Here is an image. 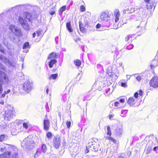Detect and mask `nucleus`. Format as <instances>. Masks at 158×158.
Instances as JSON below:
<instances>
[{
	"label": "nucleus",
	"instance_id": "1",
	"mask_svg": "<svg viewBox=\"0 0 158 158\" xmlns=\"http://www.w3.org/2000/svg\"><path fill=\"white\" fill-rule=\"evenodd\" d=\"M23 17L24 19L22 17H19V21L25 29L28 30L30 27L29 24L31 23V16L30 13L26 12L24 13Z\"/></svg>",
	"mask_w": 158,
	"mask_h": 158
},
{
	"label": "nucleus",
	"instance_id": "2",
	"mask_svg": "<svg viewBox=\"0 0 158 158\" xmlns=\"http://www.w3.org/2000/svg\"><path fill=\"white\" fill-rule=\"evenodd\" d=\"M9 81V77L6 73L2 71H0V82L8 83ZM2 85L0 83V94H2L3 91Z\"/></svg>",
	"mask_w": 158,
	"mask_h": 158
},
{
	"label": "nucleus",
	"instance_id": "3",
	"mask_svg": "<svg viewBox=\"0 0 158 158\" xmlns=\"http://www.w3.org/2000/svg\"><path fill=\"white\" fill-rule=\"evenodd\" d=\"M111 14L108 11H106L101 13L100 16L99 20L102 22H106L110 19Z\"/></svg>",
	"mask_w": 158,
	"mask_h": 158
},
{
	"label": "nucleus",
	"instance_id": "4",
	"mask_svg": "<svg viewBox=\"0 0 158 158\" xmlns=\"http://www.w3.org/2000/svg\"><path fill=\"white\" fill-rule=\"evenodd\" d=\"M60 137L59 135H56L54 137L53 140L54 147L56 149L59 148L60 145Z\"/></svg>",
	"mask_w": 158,
	"mask_h": 158
},
{
	"label": "nucleus",
	"instance_id": "5",
	"mask_svg": "<svg viewBox=\"0 0 158 158\" xmlns=\"http://www.w3.org/2000/svg\"><path fill=\"white\" fill-rule=\"evenodd\" d=\"M150 86L154 88L158 87V76L154 77L150 82Z\"/></svg>",
	"mask_w": 158,
	"mask_h": 158
},
{
	"label": "nucleus",
	"instance_id": "6",
	"mask_svg": "<svg viewBox=\"0 0 158 158\" xmlns=\"http://www.w3.org/2000/svg\"><path fill=\"white\" fill-rule=\"evenodd\" d=\"M31 89V85L30 82L29 81L25 82L23 84V89L27 92H29Z\"/></svg>",
	"mask_w": 158,
	"mask_h": 158
},
{
	"label": "nucleus",
	"instance_id": "7",
	"mask_svg": "<svg viewBox=\"0 0 158 158\" xmlns=\"http://www.w3.org/2000/svg\"><path fill=\"white\" fill-rule=\"evenodd\" d=\"M123 132V128L122 127H117L115 130V134L117 136L121 137Z\"/></svg>",
	"mask_w": 158,
	"mask_h": 158
},
{
	"label": "nucleus",
	"instance_id": "8",
	"mask_svg": "<svg viewBox=\"0 0 158 158\" xmlns=\"http://www.w3.org/2000/svg\"><path fill=\"white\" fill-rule=\"evenodd\" d=\"M58 53H56L52 52L50 53L48 56V60H50L51 59L56 60V59L58 58Z\"/></svg>",
	"mask_w": 158,
	"mask_h": 158
},
{
	"label": "nucleus",
	"instance_id": "9",
	"mask_svg": "<svg viewBox=\"0 0 158 158\" xmlns=\"http://www.w3.org/2000/svg\"><path fill=\"white\" fill-rule=\"evenodd\" d=\"M136 102L137 101L135 100V99L131 97L129 98L127 102L130 106H133L135 104Z\"/></svg>",
	"mask_w": 158,
	"mask_h": 158
},
{
	"label": "nucleus",
	"instance_id": "10",
	"mask_svg": "<svg viewBox=\"0 0 158 158\" xmlns=\"http://www.w3.org/2000/svg\"><path fill=\"white\" fill-rule=\"evenodd\" d=\"M50 122L48 119H44V128L45 130L48 131L49 129Z\"/></svg>",
	"mask_w": 158,
	"mask_h": 158
},
{
	"label": "nucleus",
	"instance_id": "11",
	"mask_svg": "<svg viewBox=\"0 0 158 158\" xmlns=\"http://www.w3.org/2000/svg\"><path fill=\"white\" fill-rule=\"evenodd\" d=\"M90 150L94 152H97L99 150H101L100 148V145L99 144H97L95 145L90 146Z\"/></svg>",
	"mask_w": 158,
	"mask_h": 158
},
{
	"label": "nucleus",
	"instance_id": "12",
	"mask_svg": "<svg viewBox=\"0 0 158 158\" xmlns=\"http://www.w3.org/2000/svg\"><path fill=\"white\" fill-rule=\"evenodd\" d=\"M9 29L12 32H16L17 33H20L21 31L19 29H17L15 27V26L13 25H11L9 26Z\"/></svg>",
	"mask_w": 158,
	"mask_h": 158
},
{
	"label": "nucleus",
	"instance_id": "13",
	"mask_svg": "<svg viewBox=\"0 0 158 158\" xmlns=\"http://www.w3.org/2000/svg\"><path fill=\"white\" fill-rule=\"evenodd\" d=\"M114 15L115 17V21L117 22L119 20V17L120 15L119 11L118 9H116L114 11Z\"/></svg>",
	"mask_w": 158,
	"mask_h": 158
},
{
	"label": "nucleus",
	"instance_id": "14",
	"mask_svg": "<svg viewBox=\"0 0 158 158\" xmlns=\"http://www.w3.org/2000/svg\"><path fill=\"white\" fill-rule=\"evenodd\" d=\"M158 65V62L157 60H154L150 64L151 68L152 69L155 68Z\"/></svg>",
	"mask_w": 158,
	"mask_h": 158
},
{
	"label": "nucleus",
	"instance_id": "15",
	"mask_svg": "<svg viewBox=\"0 0 158 158\" xmlns=\"http://www.w3.org/2000/svg\"><path fill=\"white\" fill-rule=\"evenodd\" d=\"M48 65L50 68H52L54 64H55L57 62L56 60L51 59L48 60Z\"/></svg>",
	"mask_w": 158,
	"mask_h": 158
},
{
	"label": "nucleus",
	"instance_id": "16",
	"mask_svg": "<svg viewBox=\"0 0 158 158\" xmlns=\"http://www.w3.org/2000/svg\"><path fill=\"white\" fill-rule=\"evenodd\" d=\"M66 27L68 30L70 32H73V30L71 27V22H70L66 23Z\"/></svg>",
	"mask_w": 158,
	"mask_h": 158
},
{
	"label": "nucleus",
	"instance_id": "17",
	"mask_svg": "<svg viewBox=\"0 0 158 158\" xmlns=\"http://www.w3.org/2000/svg\"><path fill=\"white\" fill-rule=\"evenodd\" d=\"M8 136L6 135L2 134L0 135V142L4 141L7 139Z\"/></svg>",
	"mask_w": 158,
	"mask_h": 158
},
{
	"label": "nucleus",
	"instance_id": "18",
	"mask_svg": "<svg viewBox=\"0 0 158 158\" xmlns=\"http://www.w3.org/2000/svg\"><path fill=\"white\" fill-rule=\"evenodd\" d=\"M66 8V6H64L60 8V9L59 11V13L60 15L62 14L63 12L65 10Z\"/></svg>",
	"mask_w": 158,
	"mask_h": 158
},
{
	"label": "nucleus",
	"instance_id": "19",
	"mask_svg": "<svg viewBox=\"0 0 158 158\" xmlns=\"http://www.w3.org/2000/svg\"><path fill=\"white\" fill-rule=\"evenodd\" d=\"M57 74H52L49 76V78L50 80L52 79H55L57 77Z\"/></svg>",
	"mask_w": 158,
	"mask_h": 158
},
{
	"label": "nucleus",
	"instance_id": "20",
	"mask_svg": "<svg viewBox=\"0 0 158 158\" xmlns=\"http://www.w3.org/2000/svg\"><path fill=\"white\" fill-rule=\"evenodd\" d=\"M79 26L81 32L82 33H84L86 31L85 29L83 27H81V22H79Z\"/></svg>",
	"mask_w": 158,
	"mask_h": 158
},
{
	"label": "nucleus",
	"instance_id": "21",
	"mask_svg": "<svg viewBox=\"0 0 158 158\" xmlns=\"http://www.w3.org/2000/svg\"><path fill=\"white\" fill-rule=\"evenodd\" d=\"M41 149L43 152L45 153L47 150V147L46 145L45 144H43L41 147Z\"/></svg>",
	"mask_w": 158,
	"mask_h": 158
},
{
	"label": "nucleus",
	"instance_id": "22",
	"mask_svg": "<svg viewBox=\"0 0 158 158\" xmlns=\"http://www.w3.org/2000/svg\"><path fill=\"white\" fill-rule=\"evenodd\" d=\"M107 134L108 135H109L110 136L111 135V132L110 130V127L109 126H108L107 127Z\"/></svg>",
	"mask_w": 158,
	"mask_h": 158
},
{
	"label": "nucleus",
	"instance_id": "23",
	"mask_svg": "<svg viewBox=\"0 0 158 158\" xmlns=\"http://www.w3.org/2000/svg\"><path fill=\"white\" fill-rule=\"evenodd\" d=\"M74 64L77 66H80L81 64V61L78 60H76L74 61Z\"/></svg>",
	"mask_w": 158,
	"mask_h": 158
},
{
	"label": "nucleus",
	"instance_id": "24",
	"mask_svg": "<svg viewBox=\"0 0 158 158\" xmlns=\"http://www.w3.org/2000/svg\"><path fill=\"white\" fill-rule=\"evenodd\" d=\"M29 48V43L28 42H25L23 46V49H25L27 48Z\"/></svg>",
	"mask_w": 158,
	"mask_h": 158
},
{
	"label": "nucleus",
	"instance_id": "25",
	"mask_svg": "<svg viewBox=\"0 0 158 158\" xmlns=\"http://www.w3.org/2000/svg\"><path fill=\"white\" fill-rule=\"evenodd\" d=\"M47 138L48 139H51L52 137V134L51 132H48L46 134Z\"/></svg>",
	"mask_w": 158,
	"mask_h": 158
},
{
	"label": "nucleus",
	"instance_id": "26",
	"mask_svg": "<svg viewBox=\"0 0 158 158\" xmlns=\"http://www.w3.org/2000/svg\"><path fill=\"white\" fill-rule=\"evenodd\" d=\"M152 145H151L150 146H149V144H148V146L147 147V154L150 151L152 150Z\"/></svg>",
	"mask_w": 158,
	"mask_h": 158
},
{
	"label": "nucleus",
	"instance_id": "27",
	"mask_svg": "<svg viewBox=\"0 0 158 158\" xmlns=\"http://www.w3.org/2000/svg\"><path fill=\"white\" fill-rule=\"evenodd\" d=\"M51 10H50L49 14L52 15H53L55 13L54 8H52Z\"/></svg>",
	"mask_w": 158,
	"mask_h": 158
},
{
	"label": "nucleus",
	"instance_id": "28",
	"mask_svg": "<svg viewBox=\"0 0 158 158\" xmlns=\"http://www.w3.org/2000/svg\"><path fill=\"white\" fill-rule=\"evenodd\" d=\"M29 122L24 123L23 124V127L26 129H27L28 128Z\"/></svg>",
	"mask_w": 158,
	"mask_h": 158
},
{
	"label": "nucleus",
	"instance_id": "29",
	"mask_svg": "<svg viewBox=\"0 0 158 158\" xmlns=\"http://www.w3.org/2000/svg\"><path fill=\"white\" fill-rule=\"evenodd\" d=\"M10 154H11V152H5L3 154V155L5 156H7V157H10Z\"/></svg>",
	"mask_w": 158,
	"mask_h": 158
},
{
	"label": "nucleus",
	"instance_id": "30",
	"mask_svg": "<svg viewBox=\"0 0 158 158\" xmlns=\"http://www.w3.org/2000/svg\"><path fill=\"white\" fill-rule=\"evenodd\" d=\"M0 52L2 53H4L5 52V50L2 47V45L0 44Z\"/></svg>",
	"mask_w": 158,
	"mask_h": 158
},
{
	"label": "nucleus",
	"instance_id": "31",
	"mask_svg": "<svg viewBox=\"0 0 158 158\" xmlns=\"http://www.w3.org/2000/svg\"><path fill=\"white\" fill-rule=\"evenodd\" d=\"M134 46L133 44H130L127 47V48L128 50H130L133 48Z\"/></svg>",
	"mask_w": 158,
	"mask_h": 158
},
{
	"label": "nucleus",
	"instance_id": "32",
	"mask_svg": "<svg viewBox=\"0 0 158 158\" xmlns=\"http://www.w3.org/2000/svg\"><path fill=\"white\" fill-rule=\"evenodd\" d=\"M85 10V8L83 5H81L80 6V10L81 12H83Z\"/></svg>",
	"mask_w": 158,
	"mask_h": 158
},
{
	"label": "nucleus",
	"instance_id": "33",
	"mask_svg": "<svg viewBox=\"0 0 158 158\" xmlns=\"http://www.w3.org/2000/svg\"><path fill=\"white\" fill-rule=\"evenodd\" d=\"M66 125L67 127L69 128L71 125V122L70 121H67L66 122Z\"/></svg>",
	"mask_w": 158,
	"mask_h": 158
},
{
	"label": "nucleus",
	"instance_id": "34",
	"mask_svg": "<svg viewBox=\"0 0 158 158\" xmlns=\"http://www.w3.org/2000/svg\"><path fill=\"white\" fill-rule=\"evenodd\" d=\"M18 153H15L12 156V158H17L18 156Z\"/></svg>",
	"mask_w": 158,
	"mask_h": 158
},
{
	"label": "nucleus",
	"instance_id": "35",
	"mask_svg": "<svg viewBox=\"0 0 158 158\" xmlns=\"http://www.w3.org/2000/svg\"><path fill=\"white\" fill-rule=\"evenodd\" d=\"M130 10H129V12L128 13H131L135 11V9L133 8H129Z\"/></svg>",
	"mask_w": 158,
	"mask_h": 158
},
{
	"label": "nucleus",
	"instance_id": "36",
	"mask_svg": "<svg viewBox=\"0 0 158 158\" xmlns=\"http://www.w3.org/2000/svg\"><path fill=\"white\" fill-rule=\"evenodd\" d=\"M121 86L122 87H127V85L126 84V83L125 82H121Z\"/></svg>",
	"mask_w": 158,
	"mask_h": 158
},
{
	"label": "nucleus",
	"instance_id": "37",
	"mask_svg": "<svg viewBox=\"0 0 158 158\" xmlns=\"http://www.w3.org/2000/svg\"><path fill=\"white\" fill-rule=\"evenodd\" d=\"M68 96V95L66 94H64L63 95V98L64 101H65L66 100H67V98Z\"/></svg>",
	"mask_w": 158,
	"mask_h": 158
},
{
	"label": "nucleus",
	"instance_id": "38",
	"mask_svg": "<svg viewBox=\"0 0 158 158\" xmlns=\"http://www.w3.org/2000/svg\"><path fill=\"white\" fill-rule=\"evenodd\" d=\"M129 10H130L128 8L127 9H125V10H124L123 11V12L124 14H126V13H127V14L129 13H128V12H129Z\"/></svg>",
	"mask_w": 158,
	"mask_h": 158
},
{
	"label": "nucleus",
	"instance_id": "39",
	"mask_svg": "<svg viewBox=\"0 0 158 158\" xmlns=\"http://www.w3.org/2000/svg\"><path fill=\"white\" fill-rule=\"evenodd\" d=\"M145 23L144 21H142L141 22V23L139 25V26H137V28H139V27H142V25L143 24H144Z\"/></svg>",
	"mask_w": 158,
	"mask_h": 158
},
{
	"label": "nucleus",
	"instance_id": "40",
	"mask_svg": "<svg viewBox=\"0 0 158 158\" xmlns=\"http://www.w3.org/2000/svg\"><path fill=\"white\" fill-rule=\"evenodd\" d=\"M110 140L113 142V143H116L117 142L116 140L115 139H114L113 138H110Z\"/></svg>",
	"mask_w": 158,
	"mask_h": 158
},
{
	"label": "nucleus",
	"instance_id": "41",
	"mask_svg": "<svg viewBox=\"0 0 158 158\" xmlns=\"http://www.w3.org/2000/svg\"><path fill=\"white\" fill-rule=\"evenodd\" d=\"M139 94L138 92H136L134 94V96L135 98H137Z\"/></svg>",
	"mask_w": 158,
	"mask_h": 158
},
{
	"label": "nucleus",
	"instance_id": "42",
	"mask_svg": "<svg viewBox=\"0 0 158 158\" xmlns=\"http://www.w3.org/2000/svg\"><path fill=\"white\" fill-rule=\"evenodd\" d=\"M130 40V37L129 35H128L126 37L125 39V41L126 42H127Z\"/></svg>",
	"mask_w": 158,
	"mask_h": 158
},
{
	"label": "nucleus",
	"instance_id": "43",
	"mask_svg": "<svg viewBox=\"0 0 158 158\" xmlns=\"http://www.w3.org/2000/svg\"><path fill=\"white\" fill-rule=\"evenodd\" d=\"M136 78L137 80L139 81H140L141 79V77L139 76H137Z\"/></svg>",
	"mask_w": 158,
	"mask_h": 158
},
{
	"label": "nucleus",
	"instance_id": "44",
	"mask_svg": "<svg viewBox=\"0 0 158 158\" xmlns=\"http://www.w3.org/2000/svg\"><path fill=\"white\" fill-rule=\"evenodd\" d=\"M125 98H121L119 100V101L121 103H123L125 102Z\"/></svg>",
	"mask_w": 158,
	"mask_h": 158
},
{
	"label": "nucleus",
	"instance_id": "45",
	"mask_svg": "<svg viewBox=\"0 0 158 158\" xmlns=\"http://www.w3.org/2000/svg\"><path fill=\"white\" fill-rule=\"evenodd\" d=\"M38 157H39V155H38V153L36 152L35 154L34 155V158H38Z\"/></svg>",
	"mask_w": 158,
	"mask_h": 158
},
{
	"label": "nucleus",
	"instance_id": "46",
	"mask_svg": "<svg viewBox=\"0 0 158 158\" xmlns=\"http://www.w3.org/2000/svg\"><path fill=\"white\" fill-rule=\"evenodd\" d=\"M10 89H8L6 91H4V92L5 93V94H7L9 93L10 92Z\"/></svg>",
	"mask_w": 158,
	"mask_h": 158
},
{
	"label": "nucleus",
	"instance_id": "47",
	"mask_svg": "<svg viewBox=\"0 0 158 158\" xmlns=\"http://www.w3.org/2000/svg\"><path fill=\"white\" fill-rule=\"evenodd\" d=\"M119 102H115L114 103V105L115 106H118V104H119Z\"/></svg>",
	"mask_w": 158,
	"mask_h": 158
},
{
	"label": "nucleus",
	"instance_id": "48",
	"mask_svg": "<svg viewBox=\"0 0 158 158\" xmlns=\"http://www.w3.org/2000/svg\"><path fill=\"white\" fill-rule=\"evenodd\" d=\"M101 27V25L99 23H98L96 26V27L97 28H99Z\"/></svg>",
	"mask_w": 158,
	"mask_h": 158
},
{
	"label": "nucleus",
	"instance_id": "49",
	"mask_svg": "<svg viewBox=\"0 0 158 158\" xmlns=\"http://www.w3.org/2000/svg\"><path fill=\"white\" fill-rule=\"evenodd\" d=\"M4 58L5 59H6V58H5L2 55H0V60H2V59H4Z\"/></svg>",
	"mask_w": 158,
	"mask_h": 158
},
{
	"label": "nucleus",
	"instance_id": "50",
	"mask_svg": "<svg viewBox=\"0 0 158 158\" xmlns=\"http://www.w3.org/2000/svg\"><path fill=\"white\" fill-rule=\"evenodd\" d=\"M55 40L56 42V44H57L58 42V37L57 36L55 38Z\"/></svg>",
	"mask_w": 158,
	"mask_h": 158
},
{
	"label": "nucleus",
	"instance_id": "51",
	"mask_svg": "<svg viewBox=\"0 0 158 158\" xmlns=\"http://www.w3.org/2000/svg\"><path fill=\"white\" fill-rule=\"evenodd\" d=\"M143 94V92L142 90H140L139 91V94L140 96H142Z\"/></svg>",
	"mask_w": 158,
	"mask_h": 158
},
{
	"label": "nucleus",
	"instance_id": "52",
	"mask_svg": "<svg viewBox=\"0 0 158 158\" xmlns=\"http://www.w3.org/2000/svg\"><path fill=\"white\" fill-rule=\"evenodd\" d=\"M127 112V110H124L121 111V114H123V113L124 114L126 113Z\"/></svg>",
	"mask_w": 158,
	"mask_h": 158
},
{
	"label": "nucleus",
	"instance_id": "53",
	"mask_svg": "<svg viewBox=\"0 0 158 158\" xmlns=\"http://www.w3.org/2000/svg\"><path fill=\"white\" fill-rule=\"evenodd\" d=\"M158 147H157V146H156V147H155L153 148V150L154 151H155L156 150V149H157V148H158Z\"/></svg>",
	"mask_w": 158,
	"mask_h": 158
},
{
	"label": "nucleus",
	"instance_id": "54",
	"mask_svg": "<svg viewBox=\"0 0 158 158\" xmlns=\"http://www.w3.org/2000/svg\"><path fill=\"white\" fill-rule=\"evenodd\" d=\"M117 158H126L124 157L123 156H118Z\"/></svg>",
	"mask_w": 158,
	"mask_h": 158
},
{
	"label": "nucleus",
	"instance_id": "55",
	"mask_svg": "<svg viewBox=\"0 0 158 158\" xmlns=\"http://www.w3.org/2000/svg\"><path fill=\"white\" fill-rule=\"evenodd\" d=\"M113 117V116L112 115H110L109 116V118L110 119H111V118Z\"/></svg>",
	"mask_w": 158,
	"mask_h": 158
},
{
	"label": "nucleus",
	"instance_id": "56",
	"mask_svg": "<svg viewBox=\"0 0 158 158\" xmlns=\"http://www.w3.org/2000/svg\"><path fill=\"white\" fill-rule=\"evenodd\" d=\"M48 91H49V90H48V88H47V89H46V92L47 93V94H48Z\"/></svg>",
	"mask_w": 158,
	"mask_h": 158
},
{
	"label": "nucleus",
	"instance_id": "57",
	"mask_svg": "<svg viewBox=\"0 0 158 158\" xmlns=\"http://www.w3.org/2000/svg\"><path fill=\"white\" fill-rule=\"evenodd\" d=\"M119 65L120 67H121L122 66L123 63L122 62H121L119 63Z\"/></svg>",
	"mask_w": 158,
	"mask_h": 158
},
{
	"label": "nucleus",
	"instance_id": "58",
	"mask_svg": "<svg viewBox=\"0 0 158 158\" xmlns=\"http://www.w3.org/2000/svg\"><path fill=\"white\" fill-rule=\"evenodd\" d=\"M35 35H36V34L35 33H34L33 34H32V36L33 38H34L35 36Z\"/></svg>",
	"mask_w": 158,
	"mask_h": 158
},
{
	"label": "nucleus",
	"instance_id": "59",
	"mask_svg": "<svg viewBox=\"0 0 158 158\" xmlns=\"http://www.w3.org/2000/svg\"><path fill=\"white\" fill-rule=\"evenodd\" d=\"M6 94H5V93L4 92V94H3L2 95V97L3 98H4L5 97V95Z\"/></svg>",
	"mask_w": 158,
	"mask_h": 158
},
{
	"label": "nucleus",
	"instance_id": "60",
	"mask_svg": "<svg viewBox=\"0 0 158 158\" xmlns=\"http://www.w3.org/2000/svg\"><path fill=\"white\" fill-rule=\"evenodd\" d=\"M112 137H109V136H107L106 137V138L107 139H109V140H110V138H111Z\"/></svg>",
	"mask_w": 158,
	"mask_h": 158
},
{
	"label": "nucleus",
	"instance_id": "61",
	"mask_svg": "<svg viewBox=\"0 0 158 158\" xmlns=\"http://www.w3.org/2000/svg\"><path fill=\"white\" fill-rule=\"evenodd\" d=\"M89 152V151L88 150H87L85 151V152L86 153H88Z\"/></svg>",
	"mask_w": 158,
	"mask_h": 158
},
{
	"label": "nucleus",
	"instance_id": "62",
	"mask_svg": "<svg viewBox=\"0 0 158 158\" xmlns=\"http://www.w3.org/2000/svg\"><path fill=\"white\" fill-rule=\"evenodd\" d=\"M150 0H145V1L146 2H148Z\"/></svg>",
	"mask_w": 158,
	"mask_h": 158
},
{
	"label": "nucleus",
	"instance_id": "63",
	"mask_svg": "<svg viewBox=\"0 0 158 158\" xmlns=\"http://www.w3.org/2000/svg\"><path fill=\"white\" fill-rule=\"evenodd\" d=\"M81 27H83V25L81 22Z\"/></svg>",
	"mask_w": 158,
	"mask_h": 158
},
{
	"label": "nucleus",
	"instance_id": "64",
	"mask_svg": "<svg viewBox=\"0 0 158 158\" xmlns=\"http://www.w3.org/2000/svg\"><path fill=\"white\" fill-rule=\"evenodd\" d=\"M56 70V69H53V71H55Z\"/></svg>",
	"mask_w": 158,
	"mask_h": 158
}]
</instances>
